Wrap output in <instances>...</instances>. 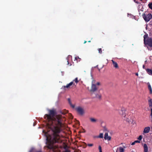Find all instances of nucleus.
Returning <instances> with one entry per match:
<instances>
[{"label":"nucleus","mask_w":152,"mask_h":152,"mask_svg":"<svg viewBox=\"0 0 152 152\" xmlns=\"http://www.w3.org/2000/svg\"><path fill=\"white\" fill-rule=\"evenodd\" d=\"M144 148V152H148V147L146 144H144L143 145Z\"/></svg>","instance_id":"nucleus-11"},{"label":"nucleus","mask_w":152,"mask_h":152,"mask_svg":"<svg viewBox=\"0 0 152 152\" xmlns=\"http://www.w3.org/2000/svg\"><path fill=\"white\" fill-rule=\"evenodd\" d=\"M143 68L144 69H145V66L144 65H143Z\"/></svg>","instance_id":"nucleus-33"},{"label":"nucleus","mask_w":152,"mask_h":152,"mask_svg":"<svg viewBox=\"0 0 152 152\" xmlns=\"http://www.w3.org/2000/svg\"><path fill=\"white\" fill-rule=\"evenodd\" d=\"M148 6L150 9L152 10V3H149L148 4Z\"/></svg>","instance_id":"nucleus-22"},{"label":"nucleus","mask_w":152,"mask_h":152,"mask_svg":"<svg viewBox=\"0 0 152 152\" xmlns=\"http://www.w3.org/2000/svg\"><path fill=\"white\" fill-rule=\"evenodd\" d=\"M135 75L137 76H138V73H135Z\"/></svg>","instance_id":"nucleus-34"},{"label":"nucleus","mask_w":152,"mask_h":152,"mask_svg":"<svg viewBox=\"0 0 152 152\" xmlns=\"http://www.w3.org/2000/svg\"><path fill=\"white\" fill-rule=\"evenodd\" d=\"M77 122H78V123H79V122L78 121H77Z\"/></svg>","instance_id":"nucleus-40"},{"label":"nucleus","mask_w":152,"mask_h":152,"mask_svg":"<svg viewBox=\"0 0 152 152\" xmlns=\"http://www.w3.org/2000/svg\"><path fill=\"white\" fill-rule=\"evenodd\" d=\"M99 53L100 54H101L102 53V50L101 48H99L98 49Z\"/></svg>","instance_id":"nucleus-27"},{"label":"nucleus","mask_w":152,"mask_h":152,"mask_svg":"<svg viewBox=\"0 0 152 152\" xmlns=\"http://www.w3.org/2000/svg\"><path fill=\"white\" fill-rule=\"evenodd\" d=\"M86 42H87V41H84V44H85V43H86Z\"/></svg>","instance_id":"nucleus-36"},{"label":"nucleus","mask_w":152,"mask_h":152,"mask_svg":"<svg viewBox=\"0 0 152 152\" xmlns=\"http://www.w3.org/2000/svg\"><path fill=\"white\" fill-rule=\"evenodd\" d=\"M116 152H118V151H117H117H116Z\"/></svg>","instance_id":"nucleus-39"},{"label":"nucleus","mask_w":152,"mask_h":152,"mask_svg":"<svg viewBox=\"0 0 152 152\" xmlns=\"http://www.w3.org/2000/svg\"><path fill=\"white\" fill-rule=\"evenodd\" d=\"M132 152H134V151H132Z\"/></svg>","instance_id":"nucleus-41"},{"label":"nucleus","mask_w":152,"mask_h":152,"mask_svg":"<svg viewBox=\"0 0 152 152\" xmlns=\"http://www.w3.org/2000/svg\"><path fill=\"white\" fill-rule=\"evenodd\" d=\"M145 45H148L150 47H152V38L148 37L146 39V41L144 43Z\"/></svg>","instance_id":"nucleus-5"},{"label":"nucleus","mask_w":152,"mask_h":152,"mask_svg":"<svg viewBox=\"0 0 152 152\" xmlns=\"http://www.w3.org/2000/svg\"><path fill=\"white\" fill-rule=\"evenodd\" d=\"M142 136L141 135H140L139 137L138 138V139L139 140V141H140V140H142Z\"/></svg>","instance_id":"nucleus-25"},{"label":"nucleus","mask_w":152,"mask_h":152,"mask_svg":"<svg viewBox=\"0 0 152 152\" xmlns=\"http://www.w3.org/2000/svg\"><path fill=\"white\" fill-rule=\"evenodd\" d=\"M148 35H145L144 36V43L146 41V39L148 38Z\"/></svg>","instance_id":"nucleus-16"},{"label":"nucleus","mask_w":152,"mask_h":152,"mask_svg":"<svg viewBox=\"0 0 152 152\" xmlns=\"http://www.w3.org/2000/svg\"><path fill=\"white\" fill-rule=\"evenodd\" d=\"M75 110L80 115H82L85 113L84 109L81 107H78L75 108Z\"/></svg>","instance_id":"nucleus-4"},{"label":"nucleus","mask_w":152,"mask_h":152,"mask_svg":"<svg viewBox=\"0 0 152 152\" xmlns=\"http://www.w3.org/2000/svg\"><path fill=\"white\" fill-rule=\"evenodd\" d=\"M68 102L70 105L73 108H74L75 107V106L74 105H73L71 103L70 99L69 98H68Z\"/></svg>","instance_id":"nucleus-13"},{"label":"nucleus","mask_w":152,"mask_h":152,"mask_svg":"<svg viewBox=\"0 0 152 152\" xmlns=\"http://www.w3.org/2000/svg\"><path fill=\"white\" fill-rule=\"evenodd\" d=\"M36 152H42V151H37Z\"/></svg>","instance_id":"nucleus-35"},{"label":"nucleus","mask_w":152,"mask_h":152,"mask_svg":"<svg viewBox=\"0 0 152 152\" xmlns=\"http://www.w3.org/2000/svg\"><path fill=\"white\" fill-rule=\"evenodd\" d=\"M98 137L102 138H103V134L102 133H100Z\"/></svg>","instance_id":"nucleus-23"},{"label":"nucleus","mask_w":152,"mask_h":152,"mask_svg":"<svg viewBox=\"0 0 152 152\" xmlns=\"http://www.w3.org/2000/svg\"><path fill=\"white\" fill-rule=\"evenodd\" d=\"M136 143H140V141L138 140H135L134 142L132 143L131 144V145H134Z\"/></svg>","instance_id":"nucleus-18"},{"label":"nucleus","mask_w":152,"mask_h":152,"mask_svg":"<svg viewBox=\"0 0 152 152\" xmlns=\"http://www.w3.org/2000/svg\"><path fill=\"white\" fill-rule=\"evenodd\" d=\"M68 112V111L66 110H64L61 111L60 113L64 115L66 113Z\"/></svg>","instance_id":"nucleus-19"},{"label":"nucleus","mask_w":152,"mask_h":152,"mask_svg":"<svg viewBox=\"0 0 152 152\" xmlns=\"http://www.w3.org/2000/svg\"><path fill=\"white\" fill-rule=\"evenodd\" d=\"M74 81H75V82L77 84L78 82V80L77 77L76 78L75 80H73Z\"/></svg>","instance_id":"nucleus-24"},{"label":"nucleus","mask_w":152,"mask_h":152,"mask_svg":"<svg viewBox=\"0 0 152 152\" xmlns=\"http://www.w3.org/2000/svg\"><path fill=\"white\" fill-rule=\"evenodd\" d=\"M148 88L150 91V94H152V88L150 84L148 85Z\"/></svg>","instance_id":"nucleus-14"},{"label":"nucleus","mask_w":152,"mask_h":152,"mask_svg":"<svg viewBox=\"0 0 152 152\" xmlns=\"http://www.w3.org/2000/svg\"><path fill=\"white\" fill-rule=\"evenodd\" d=\"M88 42H91V41H90V40L88 41Z\"/></svg>","instance_id":"nucleus-37"},{"label":"nucleus","mask_w":152,"mask_h":152,"mask_svg":"<svg viewBox=\"0 0 152 152\" xmlns=\"http://www.w3.org/2000/svg\"><path fill=\"white\" fill-rule=\"evenodd\" d=\"M151 47H150L148 46H147V48L148 49V50H150V51H151V50H152V48H151Z\"/></svg>","instance_id":"nucleus-28"},{"label":"nucleus","mask_w":152,"mask_h":152,"mask_svg":"<svg viewBox=\"0 0 152 152\" xmlns=\"http://www.w3.org/2000/svg\"><path fill=\"white\" fill-rule=\"evenodd\" d=\"M100 84V83L99 82H97L96 84L92 83L90 91L91 92H94L97 91L99 88L98 86Z\"/></svg>","instance_id":"nucleus-2"},{"label":"nucleus","mask_w":152,"mask_h":152,"mask_svg":"<svg viewBox=\"0 0 152 152\" xmlns=\"http://www.w3.org/2000/svg\"><path fill=\"white\" fill-rule=\"evenodd\" d=\"M120 152H124V149L121 147L119 148Z\"/></svg>","instance_id":"nucleus-20"},{"label":"nucleus","mask_w":152,"mask_h":152,"mask_svg":"<svg viewBox=\"0 0 152 152\" xmlns=\"http://www.w3.org/2000/svg\"><path fill=\"white\" fill-rule=\"evenodd\" d=\"M69 115H70V119H72L73 118V116H72V115L71 114H69Z\"/></svg>","instance_id":"nucleus-31"},{"label":"nucleus","mask_w":152,"mask_h":152,"mask_svg":"<svg viewBox=\"0 0 152 152\" xmlns=\"http://www.w3.org/2000/svg\"><path fill=\"white\" fill-rule=\"evenodd\" d=\"M49 114H45L44 118L48 122V125L53 132L52 135L46 137L47 148L49 149L53 148V144L60 142L59 133L64 127L63 120L61 115H55L56 112L54 110H49Z\"/></svg>","instance_id":"nucleus-1"},{"label":"nucleus","mask_w":152,"mask_h":152,"mask_svg":"<svg viewBox=\"0 0 152 152\" xmlns=\"http://www.w3.org/2000/svg\"><path fill=\"white\" fill-rule=\"evenodd\" d=\"M75 59H76V60H77V57H76L75 58Z\"/></svg>","instance_id":"nucleus-38"},{"label":"nucleus","mask_w":152,"mask_h":152,"mask_svg":"<svg viewBox=\"0 0 152 152\" xmlns=\"http://www.w3.org/2000/svg\"><path fill=\"white\" fill-rule=\"evenodd\" d=\"M96 97L97 98H98L99 99H101L102 98V95L101 94H97L96 95Z\"/></svg>","instance_id":"nucleus-17"},{"label":"nucleus","mask_w":152,"mask_h":152,"mask_svg":"<svg viewBox=\"0 0 152 152\" xmlns=\"http://www.w3.org/2000/svg\"><path fill=\"white\" fill-rule=\"evenodd\" d=\"M125 111V109L124 108H122L121 110L119 111V113L122 116L125 117L126 115Z\"/></svg>","instance_id":"nucleus-6"},{"label":"nucleus","mask_w":152,"mask_h":152,"mask_svg":"<svg viewBox=\"0 0 152 152\" xmlns=\"http://www.w3.org/2000/svg\"><path fill=\"white\" fill-rule=\"evenodd\" d=\"M91 121L93 122H95L96 121V120L93 118H90Z\"/></svg>","instance_id":"nucleus-21"},{"label":"nucleus","mask_w":152,"mask_h":152,"mask_svg":"<svg viewBox=\"0 0 152 152\" xmlns=\"http://www.w3.org/2000/svg\"><path fill=\"white\" fill-rule=\"evenodd\" d=\"M150 127L148 126L145 127L143 133H148L150 131Z\"/></svg>","instance_id":"nucleus-10"},{"label":"nucleus","mask_w":152,"mask_h":152,"mask_svg":"<svg viewBox=\"0 0 152 152\" xmlns=\"http://www.w3.org/2000/svg\"><path fill=\"white\" fill-rule=\"evenodd\" d=\"M134 1L137 4H139L140 3H139L138 1H136V0H134Z\"/></svg>","instance_id":"nucleus-30"},{"label":"nucleus","mask_w":152,"mask_h":152,"mask_svg":"<svg viewBox=\"0 0 152 152\" xmlns=\"http://www.w3.org/2000/svg\"><path fill=\"white\" fill-rule=\"evenodd\" d=\"M111 61L113 63V66H114V67L116 69L118 68L119 67H118V64L116 62H115V61H114L113 60H112Z\"/></svg>","instance_id":"nucleus-9"},{"label":"nucleus","mask_w":152,"mask_h":152,"mask_svg":"<svg viewBox=\"0 0 152 152\" xmlns=\"http://www.w3.org/2000/svg\"><path fill=\"white\" fill-rule=\"evenodd\" d=\"M99 152H102V147L101 146L99 145Z\"/></svg>","instance_id":"nucleus-26"},{"label":"nucleus","mask_w":152,"mask_h":152,"mask_svg":"<svg viewBox=\"0 0 152 152\" xmlns=\"http://www.w3.org/2000/svg\"><path fill=\"white\" fill-rule=\"evenodd\" d=\"M149 106L152 107V99H150L148 100Z\"/></svg>","instance_id":"nucleus-15"},{"label":"nucleus","mask_w":152,"mask_h":152,"mask_svg":"<svg viewBox=\"0 0 152 152\" xmlns=\"http://www.w3.org/2000/svg\"><path fill=\"white\" fill-rule=\"evenodd\" d=\"M142 16L144 20L146 22H148L152 18V15L151 13H148L147 15L145 14H143Z\"/></svg>","instance_id":"nucleus-3"},{"label":"nucleus","mask_w":152,"mask_h":152,"mask_svg":"<svg viewBox=\"0 0 152 152\" xmlns=\"http://www.w3.org/2000/svg\"><path fill=\"white\" fill-rule=\"evenodd\" d=\"M146 70L147 72L149 75H152V70L151 69H146Z\"/></svg>","instance_id":"nucleus-12"},{"label":"nucleus","mask_w":152,"mask_h":152,"mask_svg":"<svg viewBox=\"0 0 152 152\" xmlns=\"http://www.w3.org/2000/svg\"><path fill=\"white\" fill-rule=\"evenodd\" d=\"M87 145L89 147H91L93 145V144H88Z\"/></svg>","instance_id":"nucleus-29"},{"label":"nucleus","mask_w":152,"mask_h":152,"mask_svg":"<svg viewBox=\"0 0 152 152\" xmlns=\"http://www.w3.org/2000/svg\"><path fill=\"white\" fill-rule=\"evenodd\" d=\"M72 85H75V84L73 83V81H72L69 83L67 84L66 86H62V88L64 89H65V88H70L71 86Z\"/></svg>","instance_id":"nucleus-7"},{"label":"nucleus","mask_w":152,"mask_h":152,"mask_svg":"<svg viewBox=\"0 0 152 152\" xmlns=\"http://www.w3.org/2000/svg\"><path fill=\"white\" fill-rule=\"evenodd\" d=\"M151 118H152V108L151 109Z\"/></svg>","instance_id":"nucleus-32"},{"label":"nucleus","mask_w":152,"mask_h":152,"mask_svg":"<svg viewBox=\"0 0 152 152\" xmlns=\"http://www.w3.org/2000/svg\"><path fill=\"white\" fill-rule=\"evenodd\" d=\"M104 138L105 140H107L108 141L110 140L111 139V137L110 136H108V133L107 132L105 133L104 134Z\"/></svg>","instance_id":"nucleus-8"},{"label":"nucleus","mask_w":152,"mask_h":152,"mask_svg":"<svg viewBox=\"0 0 152 152\" xmlns=\"http://www.w3.org/2000/svg\"><path fill=\"white\" fill-rule=\"evenodd\" d=\"M140 1H142V0H140Z\"/></svg>","instance_id":"nucleus-42"}]
</instances>
